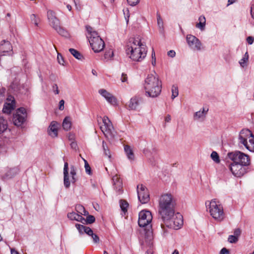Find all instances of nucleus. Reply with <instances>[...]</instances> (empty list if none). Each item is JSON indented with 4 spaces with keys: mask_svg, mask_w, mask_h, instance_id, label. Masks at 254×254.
I'll list each match as a JSON object with an SVG mask.
<instances>
[{
    "mask_svg": "<svg viewBox=\"0 0 254 254\" xmlns=\"http://www.w3.org/2000/svg\"><path fill=\"white\" fill-rule=\"evenodd\" d=\"M127 57L134 62H141L146 56L147 50L146 46L143 44L140 38H130L127 43L126 50Z\"/></svg>",
    "mask_w": 254,
    "mask_h": 254,
    "instance_id": "obj_1",
    "label": "nucleus"
},
{
    "mask_svg": "<svg viewBox=\"0 0 254 254\" xmlns=\"http://www.w3.org/2000/svg\"><path fill=\"white\" fill-rule=\"evenodd\" d=\"M158 213L162 220H167L175 213L176 202L170 193L161 194L158 200Z\"/></svg>",
    "mask_w": 254,
    "mask_h": 254,
    "instance_id": "obj_2",
    "label": "nucleus"
},
{
    "mask_svg": "<svg viewBox=\"0 0 254 254\" xmlns=\"http://www.w3.org/2000/svg\"><path fill=\"white\" fill-rule=\"evenodd\" d=\"M144 88L147 96L156 97L161 93L162 82L156 73L148 74L145 79Z\"/></svg>",
    "mask_w": 254,
    "mask_h": 254,
    "instance_id": "obj_3",
    "label": "nucleus"
},
{
    "mask_svg": "<svg viewBox=\"0 0 254 254\" xmlns=\"http://www.w3.org/2000/svg\"><path fill=\"white\" fill-rule=\"evenodd\" d=\"M207 211L210 216L217 222L223 221L225 218L224 209L221 203L216 199L205 202Z\"/></svg>",
    "mask_w": 254,
    "mask_h": 254,
    "instance_id": "obj_4",
    "label": "nucleus"
},
{
    "mask_svg": "<svg viewBox=\"0 0 254 254\" xmlns=\"http://www.w3.org/2000/svg\"><path fill=\"white\" fill-rule=\"evenodd\" d=\"M239 140L250 151L254 152V136L250 130H242L239 135Z\"/></svg>",
    "mask_w": 254,
    "mask_h": 254,
    "instance_id": "obj_5",
    "label": "nucleus"
},
{
    "mask_svg": "<svg viewBox=\"0 0 254 254\" xmlns=\"http://www.w3.org/2000/svg\"><path fill=\"white\" fill-rule=\"evenodd\" d=\"M227 156L234 163L246 166H248L250 164L249 156L241 151H235L229 152Z\"/></svg>",
    "mask_w": 254,
    "mask_h": 254,
    "instance_id": "obj_6",
    "label": "nucleus"
},
{
    "mask_svg": "<svg viewBox=\"0 0 254 254\" xmlns=\"http://www.w3.org/2000/svg\"><path fill=\"white\" fill-rule=\"evenodd\" d=\"M168 227L174 229H180L183 224V216L179 213L173 214L167 220H162Z\"/></svg>",
    "mask_w": 254,
    "mask_h": 254,
    "instance_id": "obj_7",
    "label": "nucleus"
},
{
    "mask_svg": "<svg viewBox=\"0 0 254 254\" xmlns=\"http://www.w3.org/2000/svg\"><path fill=\"white\" fill-rule=\"evenodd\" d=\"M102 120L104 125L100 127L101 131L107 138H113L115 133L111 122L107 116H104Z\"/></svg>",
    "mask_w": 254,
    "mask_h": 254,
    "instance_id": "obj_8",
    "label": "nucleus"
},
{
    "mask_svg": "<svg viewBox=\"0 0 254 254\" xmlns=\"http://www.w3.org/2000/svg\"><path fill=\"white\" fill-rule=\"evenodd\" d=\"M138 225L140 227H144L150 225L152 220V215L150 211L142 210L138 215Z\"/></svg>",
    "mask_w": 254,
    "mask_h": 254,
    "instance_id": "obj_9",
    "label": "nucleus"
},
{
    "mask_svg": "<svg viewBox=\"0 0 254 254\" xmlns=\"http://www.w3.org/2000/svg\"><path fill=\"white\" fill-rule=\"evenodd\" d=\"M27 113L25 108H20L13 115V122L16 126H21L26 121Z\"/></svg>",
    "mask_w": 254,
    "mask_h": 254,
    "instance_id": "obj_10",
    "label": "nucleus"
},
{
    "mask_svg": "<svg viewBox=\"0 0 254 254\" xmlns=\"http://www.w3.org/2000/svg\"><path fill=\"white\" fill-rule=\"evenodd\" d=\"M137 192L138 200L142 204L146 203L149 201L148 190L143 185H139L137 186Z\"/></svg>",
    "mask_w": 254,
    "mask_h": 254,
    "instance_id": "obj_11",
    "label": "nucleus"
},
{
    "mask_svg": "<svg viewBox=\"0 0 254 254\" xmlns=\"http://www.w3.org/2000/svg\"><path fill=\"white\" fill-rule=\"evenodd\" d=\"M246 165L233 162L230 165L229 168L234 176L236 177H241L246 173Z\"/></svg>",
    "mask_w": 254,
    "mask_h": 254,
    "instance_id": "obj_12",
    "label": "nucleus"
},
{
    "mask_svg": "<svg viewBox=\"0 0 254 254\" xmlns=\"http://www.w3.org/2000/svg\"><path fill=\"white\" fill-rule=\"evenodd\" d=\"M186 39L189 47L192 50L196 51L201 50V43L196 37L190 34L187 36Z\"/></svg>",
    "mask_w": 254,
    "mask_h": 254,
    "instance_id": "obj_13",
    "label": "nucleus"
},
{
    "mask_svg": "<svg viewBox=\"0 0 254 254\" xmlns=\"http://www.w3.org/2000/svg\"><path fill=\"white\" fill-rule=\"evenodd\" d=\"M89 42L92 50L95 53L100 52L104 48V42L100 37H96L94 39L89 40Z\"/></svg>",
    "mask_w": 254,
    "mask_h": 254,
    "instance_id": "obj_14",
    "label": "nucleus"
},
{
    "mask_svg": "<svg viewBox=\"0 0 254 254\" xmlns=\"http://www.w3.org/2000/svg\"><path fill=\"white\" fill-rule=\"evenodd\" d=\"M47 16L49 24L54 29L60 25V20L57 17L55 12L52 10L47 11Z\"/></svg>",
    "mask_w": 254,
    "mask_h": 254,
    "instance_id": "obj_15",
    "label": "nucleus"
},
{
    "mask_svg": "<svg viewBox=\"0 0 254 254\" xmlns=\"http://www.w3.org/2000/svg\"><path fill=\"white\" fill-rule=\"evenodd\" d=\"M98 92L110 104L112 105H115L116 104L117 100L116 98L105 89H101L99 90Z\"/></svg>",
    "mask_w": 254,
    "mask_h": 254,
    "instance_id": "obj_16",
    "label": "nucleus"
},
{
    "mask_svg": "<svg viewBox=\"0 0 254 254\" xmlns=\"http://www.w3.org/2000/svg\"><path fill=\"white\" fill-rule=\"evenodd\" d=\"M59 124L56 121H52L48 129V134L52 137H56L58 134Z\"/></svg>",
    "mask_w": 254,
    "mask_h": 254,
    "instance_id": "obj_17",
    "label": "nucleus"
},
{
    "mask_svg": "<svg viewBox=\"0 0 254 254\" xmlns=\"http://www.w3.org/2000/svg\"><path fill=\"white\" fill-rule=\"evenodd\" d=\"M14 101L13 97H10V98H7V102L4 104L2 111L4 113L10 114L11 111L14 109Z\"/></svg>",
    "mask_w": 254,
    "mask_h": 254,
    "instance_id": "obj_18",
    "label": "nucleus"
},
{
    "mask_svg": "<svg viewBox=\"0 0 254 254\" xmlns=\"http://www.w3.org/2000/svg\"><path fill=\"white\" fill-rule=\"evenodd\" d=\"M68 165L67 162H65L64 168V184L66 188L70 187V183L68 176Z\"/></svg>",
    "mask_w": 254,
    "mask_h": 254,
    "instance_id": "obj_19",
    "label": "nucleus"
},
{
    "mask_svg": "<svg viewBox=\"0 0 254 254\" xmlns=\"http://www.w3.org/2000/svg\"><path fill=\"white\" fill-rule=\"evenodd\" d=\"M112 180L114 189L120 193L122 191V183L118 175H116L114 176Z\"/></svg>",
    "mask_w": 254,
    "mask_h": 254,
    "instance_id": "obj_20",
    "label": "nucleus"
},
{
    "mask_svg": "<svg viewBox=\"0 0 254 254\" xmlns=\"http://www.w3.org/2000/svg\"><path fill=\"white\" fill-rule=\"evenodd\" d=\"M12 51V46L10 42L4 40H2L0 45V52L6 53Z\"/></svg>",
    "mask_w": 254,
    "mask_h": 254,
    "instance_id": "obj_21",
    "label": "nucleus"
},
{
    "mask_svg": "<svg viewBox=\"0 0 254 254\" xmlns=\"http://www.w3.org/2000/svg\"><path fill=\"white\" fill-rule=\"evenodd\" d=\"M208 110H205L204 108L194 113L193 119L197 121H203L205 118Z\"/></svg>",
    "mask_w": 254,
    "mask_h": 254,
    "instance_id": "obj_22",
    "label": "nucleus"
},
{
    "mask_svg": "<svg viewBox=\"0 0 254 254\" xmlns=\"http://www.w3.org/2000/svg\"><path fill=\"white\" fill-rule=\"evenodd\" d=\"M139 105V99L137 97L132 98L129 102L128 108L130 110H137Z\"/></svg>",
    "mask_w": 254,
    "mask_h": 254,
    "instance_id": "obj_23",
    "label": "nucleus"
},
{
    "mask_svg": "<svg viewBox=\"0 0 254 254\" xmlns=\"http://www.w3.org/2000/svg\"><path fill=\"white\" fill-rule=\"evenodd\" d=\"M75 227L80 234H83L84 233L87 235L92 234V230L88 227H86L79 224H76L75 225Z\"/></svg>",
    "mask_w": 254,
    "mask_h": 254,
    "instance_id": "obj_24",
    "label": "nucleus"
},
{
    "mask_svg": "<svg viewBox=\"0 0 254 254\" xmlns=\"http://www.w3.org/2000/svg\"><path fill=\"white\" fill-rule=\"evenodd\" d=\"M86 30L88 33V37L89 40L94 39L96 37H100L97 32L92 27L89 25L86 26Z\"/></svg>",
    "mask_w": 254,
    "mask_h": 254,
    "instance_id": "obj_25",
    "label": "nucleus"
},
{
    "mask_svg": "<svg viewBox=\"0 0 254 254\" xmlns=\"http://www.w3.org/2000/svg\"><path fill=\"white\" fill-rule=\"evenodd\" d=\"M125 151L128 159L131 161H133L134 159V154L132 149L128 145H126L124 147Z\"/></svg>",
    "mask_w": 254,
    "mask_h": 254,
    "instance_id": "obj_26",
    "label": "nucleus"
},
{
    "mask_svg": "<svg viewBox=\"0 0 254 254\" xmlns=\"http://www.w3.org/2000/svg\"><path fill=\"white\" fill-rule=\"evenodd\" d=\"M199 23L196 24V27L201 30H203L205 26L206 20L204 16L201 15L198 18Z\"/></svg>",
    "mask_w": 254,
    "mask_h": 254,
    "instance_id": "obj_27",
    "label": "nucleus"
},
{
    "mask_svg": "<svg viewBox=\"0 0 254 254\" xmlns=\"http://www.w3.org/2000/svg\"><path fill=\"white\" fill-rule=\"evenodd\" d=\"M7 128V121L0 117V134L3 133Z\"/></svg>",
    "mask_w": 254,
    "mask_h": 254,
    "instance_id": "obj_28",
    "label": "nucleus"
},
{
    "mask_svg": "<svg viewBox=\"0 0 254 254\" xmlns=\"http://www.w3.org/2000/svg\"><path fill=\"white\" fill-rule=\"evenodd\" d=\"M71 126V123L70 118L68 117H65L63 123V127L64 129L65 130H68L70 129Z\"/></svg>",
    "mask_w": 254,
    "mask_h": 254,
    "instance_id": "obj_29",
    "label": "nucleus"
},
{
    "mask_svg": "<svg viewBox=\"0 0 254 254\" xmlns=\"http://www.w3.org/2000/svg\"><path fill=\"white\" fill-rule=\"evenodd\" d=\"M58 27L54 29L61 36L65 37H68L69 34L66 30L61 26V24L58 26Z\"/></svg>",
    "mask_w": 254,
    "mask_h": 254,
    "instance_id": "obj_30",
    "label": "nucleus"
},
{
    "mask_svg": "<svg viewBox=\"0 0 254 254\" xmlns=\"http://www.w3.org/2000/svg\"><path fill=\"white\" fill-rule=\"evenodd\" d=\"M249 60V55L248 52H246L243 57V58L239 61V64L241 67H245L247 65V62Z\"/></svg>",
    "mask_w": 254,
    "mask_h": 254,
    "instance_id": "obj_31",
    "label": "nucleus"
},
{
    "mask_svg": "<svg viewBox=\"0 0 254 254\" xmlns=\"http://www.w3.org/2000/svg\"><path fill=\"white\" fill-rule=\"evenodd\" d=\"M69 51L71 54L78 60H81L82 58V55L76 50L72 48L69 49Z\"/></svg>",
    "mask_w": 254,
    "mask_h": 254,
    "instance_id": "obj_32",
    "label": "nucleus"
},
{
    "mask_svg": "<svg viewBox=\"0 0 254 254\" xmlns=\"http://www.w3.org/2000/svg\"><path fill=\"white\" fill-rule=\"evenodd\" d=\"M157 25L161 32H162L164 29L163 21L159 13L157 14Z\"/></svg>",
    "mask_w": 254,
    "mask_h": 254,
    "instance_id": "obj_33",
    "label": "nucleus"
},
{
    "mask_svg": "<svg viewBox=\"0 0 254 254\" xmlns=\"http://www.w3.org/2000/svg\"><path fill=\"white\" fill-rule=\"evenodd\" d=\"M70 174L71 175V182L72 183H74L76 181L77 179L75 178V176L76 175V169L73 166H71L70 167Z\"/></svg>",
    "mask_w": 254,
    "mask_h": 254,
    "instance_id": "obj_34",
    "label": "nucleus"
},
{
    "mask_svg": "<svg viewBox=\"0 0 254 254\" xmlns=\"http://www.w3.org/2000/svg\"><path fill=\"white\" fill-rule=\"evenodd\" d=\"M114 56V52L112 49L106 51L104 54V59L106 61L110 60Z\"/></svg>",
    "mask_w": 254,
    "mask_h": 254,
    "instance_id": "obj_35",
    "label": "nucleus"
},
{
    "mask_svg": "<svg viewBox=\"0 0 254 254\" xmlns=\"http://www.w3.org/2000/svg\"><path fill=\"white\" fill-rule=\"evenodd\" d=\"M102 147L104 150V154L106 156H107L109 158H111V154L108 149V147L106 143L104 141H103L102 142Z\"/></svg>",
    "mask_w": 254,
    "mask_h": 254,
    "instance_id": "obj_36",
    "label": "nucleus"
},
{
    "mask_svg": "<svg viewBox=\"0 0 254 254\" xmlns=\"http://www.w3.org/2000/svg\"><path fill=\"white\" fill-rule=\"evenodd\" d=\"M128 206V204L127 201L125 200H120V207L123 211L124 212H127Z\"/></svg>",
    "mask_w": 254,
    "mask_h": 254,
    "instance_id": "obj_37",
    "label": "nucleus"
},
{
    "mask_svg": "<svg viewBox=\"0 0 254 254\" xmlns=\"http://www.w3.org/2000/svg\"><path fill=\"white\" fill-rule=\"evenodd\" d=\"M211 158L216 163H219L220 161L218 154L216 151L211 153Z\"/></svg>",
    "mask_w": 254,
    "mask_h": 254,
    "instance_id": "obj_38",
    "label": "nucleus"
},
{
    "mask_svg": "<svg viewBox=\"0 0 254 254\" xmlns=\"http://www.w3.org/2000/svg\"><path fill=\"white\" fill-rule=\"evenodd\" d=\"M30 20L32 23L34 24L35 26H38V23L39 22V18L37 17V16L34 14H32L30 15Z\"/></svg>",
    "mask_w": 254,
    "mask_h": 254,
    "instance_id": "obj_39",
    "label": "nucleus"
},
{
    "mask_svg": "<svg viewBox=\"0 0 254 254\" xmlns=\"http://www.w3.org/2000/svg\"><path fill=\"white\" fill-rule=\"evenodd\" d=\"M179 94L178 87L175 85H173L172 87V99H174L177 97Z\"/></svg>",
    "mask_w": 254,
    "mask_h": 254,
    "instance_id": "obj_40",
    "label": "nucleus"
},
{
    "mask_svg": "<svg viewBox=\"0 0 254 254\" xmlns=\"http://www.w3.org/2000/svg\"><path fill=\"white\" fill-rule=\"evenodd\" d=\"M83 160L84 162V167H85L86 173L88 175H91V174H92L91 169V168H90L89 164L88 163L87 161L86 160H85L83 158Z\"/></svg>",
    "mask_w": 254,
    "mask_h": 254,
    "instance_id": "obj_41",
    "label": "nucleus"
},
{
    "mask_svg": "<svg viewBox=\"0 0 254 254\" xmlns=\"http://www.w3.org/2000/svg\"><path fill=\"white\" fill-rule=\"evenodd\" d=\"M92 234H90V235H88L89 236H91L92 238L93 239V241L95 243H99L100 239L99 237L93 233V231L92 230Z\"/></svg>",
    "mask_w": 254,
    "mask_h": 254,
    "instance_id": "obj_42",
    "label": "nucleus"
},
{
    "mask_svg": "<svg viewBox=\"0 0 254 254\" xmlns=\"http://www.w3.org/2000/svg\"><path fill=\"white\" fill-rule=\"evenodd\" d=\"M95 220V218L93 215H88L84 221H85L87 224H91L93 223Z\"/></svg>",
    "mask_w": 254,
    "mask_h": 254,
    "instance_id": "obj_43",
    "label": "nucleus"
},
{
    "mask_svg": "<svg viewBox=\"0 0 254 254\" xmlns=\"http://www.w3.org/2000/svg\"><path fill=\"white\" fill-rule=\"evenodd\" d=\"M228 241L230 243H236L238 241V238L234 235H230L228 237Z\"/></svg>",
    "mask_w": 254,
    "mask_h": 254,
    "instance_id": "obj_44",
    "label": "nucleus"
},
{
    "mask_svg": "<svg viewBox=\"0 0 254 254\" xmlns=\"http://www.w3.org/2000/svg\"><path fill=\"white\" fill-rule=\"evenodd\" d=\"M77 212L80 214L82 213L83 211H84V207L81 205H77L75 207Z\"/></svg>",
    "mask_w": 254,
    "mask_h": 254,
    "instance_id": "obj_45",
    "label": "nucleus"
},
{
    "mask_svg": "<svg viewBox=\"0 0 254 254\" xmlns=\"http://www.w3.org/2000/svg\"><path fill=\"white\" fill-rule=\"evenodd\" d=\"M76 217H75V219L74 220H76L77 221L81 222L83 223V221H85V219L81 215H80L79 214H77L76 215H75Z\"/></svg>",
    "mask_w": 254,
    "mask_h": 254,
    "instance_id": "obj_46",
    "label": "nucleus"
},
{
    "mask_svg": "<svg viewBox=\"0 0 254 254\" xmlns=\"http://www.w3.org/2000/svg\"><path fill=\"white\" fill-rule=\"evenodd\" d=\"M57 60H58V63L60 64L64 65V59L63 58V56L60 54H58Z\"/></svg>",
    "mask_w": 254,
    "mask_h": 254,
    "instance_id": "obj_47",
    "label": "nucleus"
},
{
    "mask_svg": "<svg viewBox=\"0 0 254 254\" xmlns=\"http://www.w3.org/2000/svg\"><path fill=\"white\" fill-rule=\"evenodd\" d=\"M77 213L74 212H72L70 213H68L67 214V217L69 219L72 220H74L75 219V217H76L75 215H76Z\"/></svg>",
    "mask_w": 254,
    "mask_h": 254,
    "instance_id": "obj_48",
    "label": "nucleus"
},
{
    "mask_svg": "<svg viewBox=\"0 0 254 254\" xmlns=\"http://www.w3.org/2000/svg\"><path fill=\"white\" fill-rule=\"evenodd\" d=\"M128 4L131 6L136 5L139 1V0H127Z\"/></svg>",
    "mask_w": 254,
    "mask_h": 254,
    "instance_id": "obj_49",
    "label": "nucleus"
},
{
    "mask_svg": "<svg viewBox=\"0 0 254 254\" xmlns=\"http://www.w3.org/2000/svg\"><path fill=\"white\" fill-rule=\"evenodd\" d=\"M241 233V231L239 228H237L235 230L234 232V235L237 238L240 236Z\"/></svg>",
    "mask_w": 254,
    "mask_h": 254,
    "instance_id": "obj_50",
    "label": "nucleus"
},
{
    "mask_svg": "<svg viewBox=\"0 0 254 254\" xmlns=\"http://www.w3.org/2000/svg\"><path fill=\"white\" fill-rule=\"evenodd\" d=\"M64 100H61L59 102V109L60 110L63 111L64 109Z\"/></svg>",
    "mask_w": 254,
    "mask_h": 254,
    "instance_id": "obj_51",
    "label": "nucleus"
},
{
    "mask_svg": "<svg viewBox=\"0 0 254 254\" xmlns=\"http://www.w3.org/2000/svg\"><path fill=\"white\" fill-rule=\"evenodd\" d=\"M53 91L56 94H59V90L58 89V86L57 85V84H54L53 85Z\"/></svg>",
    "mask_w": 254,
    "mask_h": 254,
    "instance_id": "obj_52",
    "label": "nucleus"
},
{
    "mask_svg": "<svg viewBox=\"0 0 254 254\" xmlns=\"http://www.w3.org/2000/svg\"><path fill=\"white\" fill-rule=\"evenodd\" d=\"M254 41V38L252 36H249L247 38V42L249 44L252 45Z\"/></svg>",
    "mask_w": 254,
    "mask_h": 254,
    "instance_id": "obj_53",
    "label": "nucleus"
},
{
    "mask_svg": "<svg viewBox=\"0 0 254 254\" xmlns=\"http://www.w3.org/2000/svg\"><path fill=\"white\" fill-rule=\"evenodd\" d=\"M168 55L171 58H173L175 56L176 53L173 50H170L168 52Z\"/></svg>",
    "mask_w": 254,
    "mask_h": 254,
    "instance_id": "obj_54",
    "label": "nucleus"
},
{
    "mask_svg": "<svg viewBox=\"0 0 254 254\" xmlns=\"http://www.w3.org/2000/svg\"><path fill=\"white\" fill-rule=\"evenodd\" d=\"M229 251L225 248H223L220 252V254H229Z\"/></svg>",
    "mask_w": 254,
    "mask_h": 254,
    "instance_id": "obj_55",
    "label": "nucleus"
},
{
    "mask_svg": "<svg viewBox=\"0 0 254 254\" xmlns=\"http://www.w3.org/2000/svg\"><path fill=\"white\" fill-rule=\"evenodd\" d=\"M127 76L126 74L123 73L121 77V80L123 82H126L127 81Z\"/></svg>",
    "mask_w": 254,
    "mask_h": 254,
    "instance_id": "obj_56",
    "label": "nucleus"
},
{
    "mask_svg": "<svg viewBox=\"0 0 254 254\" xmlns=\"http://www.w3.org/2000/svg\"><path fill=\"white\" fill-rule=\"evenodd\" d=\"M171 120V117L170 115H167L165 118V123H169Z\"/></svg>",
    "mask_w": 254,
    "mask_h": 254,
    "instance_id": "obj_57",
    "label": "nucleus"
},
{
    "mask_svg": "<svg viewBox=\"0 0 254 254\" xmlns=\"http://www.w3.org/2000/svg\"><path fill=\"white\" fill-rule=\"evenodd\" d=\"M251 15H252L253 18L254 19V3L251 6Z\"/></svg>",
    "mask_w": 254,
    "mask_h": 254,
    "instance_id": "obj_58",
    "label": "nucleus"
},
{
    "mask_svg": "<svg viewBox=\"0 0 254 254\" xmlns=\"http://www.w3.org/2000/svg\"><path fill=\"white\" fill-rule=\"evenodd\" d=\"M70 146L72 149H76L77 147V144L75 142L72 141L70 143Z\"/></svg>",
    "mask_w": 254,
    "mask_h": 254,
    "instance_id": "obj_59",
    "label": "nucleus"
},
{
    "mask_svg": "<svg viewBox=\"0 0 254 254\" xmlns=\"http://www.w3.org/2000/svg\"><path fill=\"white\" fill-rule=\"evenodd\" d=\"M3 92L0 91V103L4 99Z\"/></svg>",
    "mask_w": 254,
    "mask_h": 254,
    "instance_id": "obj_60",
    "label": "nucleus"
},
{
    "mask_svg": "<svg viewBox=\"0 0 254 254\" xmlns=\"http://www.w3.org/2000/svg\"><path fill=\"white\" fill-rule=\"evenodd\" d=\"M149 150L148 149H144L143 150V154L145 155V156H148V153H149Z\"/></svg>",
    "mask_w": 254,
    "mask_h": 254,
    "instance_id": "obj_61",
    "label": "nucleus"
},
{
    "mask_svg": "<svg viewBox=\"0 0 254 254\" xmlns=\"http://www.w3.org/2000/svg\"><path fill=\"white\" fill-rule=\"evenodd\" d=\"M10 172H14L15 174H17L18 172V170L17 169V168H13L12 169L10 170Z\"/></svg>",
    "mask_w": 254,
    "mask_h": 254,
    "instance_id": "obj_62",
    "label": "nucleus"
},
{
    "mask_svg": "<svg viewBox=\"0 0 254 254\" xmlns=\"http://www.w3.org/2000/svg\"><path fill=\"white\" fill-rule=\"evenodd\" d=\"M153 251L152 249H148L145 253V254H153Z\"/></svg>",
    "mask_w": 254,
    "mask_h": 254,
    "instance_id": "obj_63",
    "label": "nucleus"
},
{
    "mask_svg": "<svg viewBox=\"0 0 254 254\" xmlns=\"http://www.w3.org/2000/svg\"><path fill=\"white\" fill-rule=\"evenodd\" d=\"M11 254H19L18 252L15 251L14 249H11Z\"/></svg>",
    "mask_w": 254,
    "mask_h": 254,
    "instance_id": "obj_64",
    "label": "nucleus"
}]
</instances>
